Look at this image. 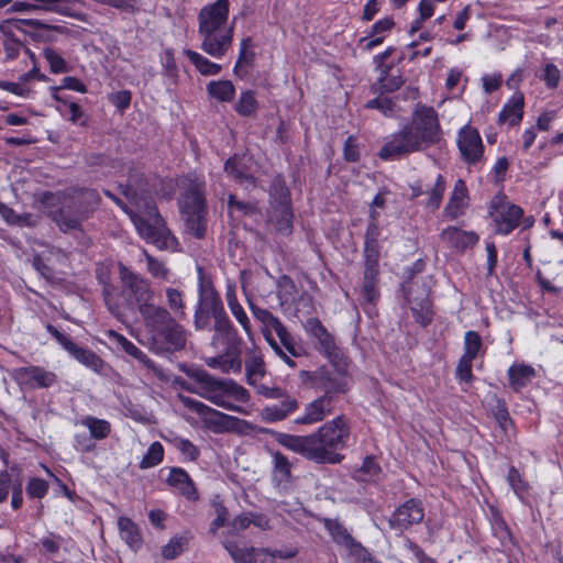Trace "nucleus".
Masks as SVG:
<instances>
[{
  "label": "nucleus",
  "mask_w": 563,
  "mask_h": 563,
  "mask_svg": "<svg viewBox=\"0 0 563 563\" xmlns=\"http://www.w3.org/2000/svg\"><path fill=\"white\" fill-rule=\"evenodd\" d=\"M14 377L20 384L35 388H48L53 386L57 376L40 366L20 367L14 371Z\"/></svg>",
  "instance_id": "obj_18"
},
{
  "label": "nucleus",
  "mask_w": 563,
  "mask_h": 563,
  "mask_svg": "<svg viewBox=\"0 0 563 563\" xmlns=\"http://www.w3.org/2000/svg\"><path fill=\"white\" fill-rule=\"evenodd\" d=\"M456 144L461 158L467 166H477L484 161V144L479 132L470 125L463 126L457 133Z\"/></svg>",
  "instance_id": "obj_14"
},
{
  "label": "nucleus",
  "mask_w": 563,
  "mask_h": 563,
  "mask_svg": "<svg viewBox=\"0 0 563 563\" xmlns=\"http://www.w3.org/2000/svg\"><path fill=\"white\" fill-rule=\"evenodd\" d=\"M112 335L114 336L117 343L119 346L130 356L137 360L144 367L156 371V366L154 362L142 351L140 350L134 343L129 341L124 335L112 332Z\"/></svg>",
  "instance_id": "obj_40"
},
{
  "label": "nucleus",
  "mask_w": 563,
  "mask_h": 563,
  "mask_svg": "<svg viewBox=\"0 0 563 563\" xmlns=\"http://www.w3.org/2000/svg\"><path fill=\"white\" fill-rule=\"evenodd\" d=\"M277 442L288 450L305 455L307 459L314 461L320 457V452L312 445L313 441L311 434L309 435H292L287 433H278Z\"/></svg>",
  "instance_id": "obj_21"
},
{
  "label": "nucleus",
  "mask_w": 563,
  "mask_h": 563,
  "mask_svg": "<svg viewBox=\"0 0 563 563\" xmlns=\"http://www.w3.org/2000/svg\"><path fill=\"white\" fill-rule=\"evenodd\" d=\"M263 335L273 351L279 356L288 366L296 367V362L291 358L294 357L282 344L280 340L277 341L269 329H263Z\"/></svg>",
  "instance_id": "obj_51"
},
{
  "label": "nucleus",
  "mask_w": 563,
  "mask_h": 563,
  "mask_svg": "<svg viewBox=\"0 0 563 563\" xmlns=\"http://www.w3.org/2000/svg\"><path fill=\"white\" fill-rule=\"evenodd\" d=\"M164 457V448L159 442H153L147 449L146 454L140 462L141 468H150L158 465Z\"/></svg>",
  "instance_id": "obj_53"
},
{
  "label": "nucleus",
  "mask_w": 563,
  "mask_h": 563,
  "mask_svg": "<svg viewBox=\"0 0 563 563\" xmlns=\"http://www.w3.org/2000/svg\"><path fill=\"white\" fill-rule=\"evenodd\" d=\"M482 349L481 335L476 331H467L464 335V354L462 356L475 360Z\"/></svg>",
  "instance_id": "obj_49"
},
{
  "label": "nucleus",
  "mask_w": 563,
  "mask_h": 563,
  "mask_svg": "<svg viewBox=\"0 0 563 563\" xmlns=\"http://www.w3.org/2000/svg\"><path fill=\"white\" fill-rule=\"evenodd\" d=\"M523 216V211L516 205H501L492 212V217L496 224V233L507 235L515 230L519 220Z\"/></svg>",
  "instance_id": "obj_19"
},
{
  "label": "nucleus",
  "mask_w": 563,
  "mask_h": 563,
  "mask_svg": "<svg viewBox=\"0 0 563 563\" xmlns=\"http://www.w3.org/2000/svg\"><path fill=\"white\" fill-rule=\"evenodd\" d=\"M534 374V368L529 365H512L508 369L509 385L515 391H519L531 382Z\"/></svg>",
  "instance_id": "obj_41"
},
{
  "label": "nucleus",
  "mask_w": 563,
  "mask_h": 563,
  "mask_svg": "<svg viewBox=\"0 0 563 563\" xmlns=\"http://www.w3.org/2000/svg\"><path fill=\"white\" fill-rule=\"evenodd\" d=\"M406 301L410 306V310L415 320L422 327H427L432 321L431 300L429 290L426 287L415 295L412 288L406 291Z\"/></svg>",
  "instance_id": "obj_17"
},
{
  "label": "nucleus",
  "mask_w": 563,
  "mask_h": 563,
  "mask_svg": "<svg viewBox=\"0 0 563 563\" xmlns=\"http://www.w3.org/2000/svg\"><path fill=\"white\" fill-rule=\"evenodd\" d=\"M152 350L158 354L174 353L186 345V330L176 319L151 336Z\"/></svg>",
  "instance_id": "obj_16"
},
{
  "label": "nucleus",
  "mask_w": 563,
  "mask_h": 563,
  "mask_svg": "<svg viewBox=\"0 0 563 563\" xmlns=\"http://www.w3.org/2000/svg\"><path fill=\"white\" fill-rule=\"evenodd\" d=\"M324 528L329 531L334 542L349 549L361 548V544L354 540L345 527L335 519L323 518Z\"/></svg>",
  "instance_id": "obj_33"
},
{
  "label": "nucleus",
  "mask_w": 563,
  "mask_h": 563,
  "mask_svg": "<svg viewBox=\"0 0 563 563\" xmlns=\"http://www.w3.org/2000/svg\"><path fill=\"white\" fill-rule=\"evenodd\" d=\"M144 256L150 275L156 279L167 280L169 276V269L167 266L162 261H158L148 254L146 251H144Z\"/></svg>",
  "instance_id": "obj_56"
},
{
  "label": "nucleus",
  "mask_w": 563,
  "mask_h": 563,
  "mask_svg": "<svg viewBox=\"0 0 563 563\" xmlns=\"http://www.w3.org/2000/svg\"><path fill=\"white\" fill-rule=\"evenodd\" d=\"M194 325L197 331L213 330L212 343L228 341L233 345L239 334L227 314L222 299L210 280L199 277V298L194 316Z\"/></svg>",
  "instance_id": "obj_3"
},
{
  "label": "nucleus",
  "mask_w": 563,
  "mask_h": 563,
  "mask_svg": "<svg viewBox=\"0 0 563 563\" xmlns=\"http://www.w3.org/2000/svg\"><path fill=\"white\" fill-rule=\"evenodd\" d=\"M224 172L230 178L240 184L254 183V177L249 172L244 155L235 154L228 158L224 163Z\"/></svg>",
  "instance_id": "obj_29"
},
{
  "label": "nucleus",
  "mask_w": 563,
  "mask_h": 563,
  "mask_svg": "<svg viewBox=\"0 0 563 563\" xmlns=\"http://www.w3.org/2000/svg\"><path fill=\"white\" fill-rule=\"evenodd\" d=\"M81 424L85 426L91 438L95 440H103L111 432V424L109 421L96 418L93 416H87L81 420Z\"/></svg>",
  "instance_id": "obj_47"
},
{
  "label": "nucleus",
  "mask_w": 563,
  "mask_h": 563,
  "mask_svg": "<svg viewBox=\"0 0 563 563\" xmlns=\"http://www.w3.org/2000/svg\"><path fill=\"white\" fill-rule=\"evenodd\" d=\"M292 210L291 207H278L273 208L271 220L275 225V229L284 234L289 235L292 231Z\"/></svg>",
  "instance_id": "obj_42"
},
{
  "label": "nucleus",
  "mask_w": 563,
  "mask_h": 563,
  "mask_svg": "<svg viewBox=\"0 0 563 563\" xmlns=\"http://www.w3.org/2000/svg\"><path fill=\"white\" fill-rule=\"evenodd\" d=\"M222 545L229 552L234 563H256L254 548H240L232 540L222 541Z\"/></svg>",
  "instance_id": "obj_46"
},
{
  "label": "nucleus",
  "mask_w": 563,
  "mask_h": 563,
  "mask_svg": "<svg viewBox=\"0 0 563 563\" xmlns=\"http://www.w3.org/2000/svg\"><path fill=\"white\" fill-rule=\"evenodd\" d=\"M334 369L325 366L319 367L313 372L302 371L300 377L305 384L322 391L321 397L333 402L336 395L345 394L349 389L347 360L342 357L341 365H332Z\"/></svg>",
  "instance_id": "obj_8"
},
{
  "label": "nucleus",
  "mask_w": 563,
  "mask_h": 563,
  "mask_svg": "<svg viewBox=\"0 0 563 563\" xmlns=\"http://www.w3.org/2000/svg\"><path fill=\"white\" fill-rule=\"evenodd\" d=\"M468 190L464 180H456L450 200L445 207V213L450 219H456L467 206Z\"/></svg>",
  "instance_id": "obj_28"
},
{
  "label": "nucleus",
  "mask_w": 563,
  "mask_h": 563,
  "mask_svg": "<svg viewBox=\"0 0 563 563\" xmlns=\"http://www.w3.org/2000/svg\"><path fill=\"white\" fill-rule=\"evenodd\" d=\"M441 140V126L432 107L418 104L410 122L389 136L379 150L384 161L398 159L415 152L423 151Z\"/></svg>",
  "instance_id": "obj_2"
},
{
  "label": "nucleus",
  "mask_w": 563,
  "mask_h": 563,
  "mask_svg": "<svg viewBox=\"0 0 563 563\" xmlns=\"http://www.w3.org/2000/svg\"><path fill=\"white\" fill-rule=\"evenodd\" d=\"M118 268L122 294L128 305L136 307L140 312L142 309L153 303L154 290L150 282L145 277L134 273L121 262L118 264Z\"/></svg>",
  "instance_id": "obj_9"
},
{
  "label": "nucleus",
  "mask_w": 563,
  "mask_h": 563,
  "mask_svg": "<svg viewBox=\"0 0 563 563\" xmlns=\"http://www.w3.org/2000/svg\"><path fill=\"white\" fill-rule=\"evenodd\" d=\"M257 101L254 92L251 90L241 93L240 99L235 106V110L243 117H251L256 112Z\"/></svg>",
  "instance_id": "obj_54"
},
{
  "label": "nucleus",
  "mask_w": 563,
  "mask_h": 563,
  "mask_svg": "<svg viewBox=\"0 0 563 563\" xmlns=\"http://www.w3.org/2000/svg\"><path fill=\"white\" fill-rule=\"evenodd\" d=\"M365 108L376 109L380 111L385 117H394L397 111L396 103L388 97L379 95L378 97L371 99L366 102Z\"/></svg>",
  "instance_id": "obj_55"
},
{
  "label": "nucleus",
  "mask_w": 563,
  "mask_h": 563,
  "mask_svg": "<svg viewBox=\"0 0 563 563\" xmlns=\"http://www.w3.org/2000/svg\"><path fill=\"white\" fill-rule=\"evenodd\" d=\"M229 0H217L198 13V34L201 49L214 58L225 55L233 41V27L228 26Z\"/></svg>",
  "instance_id": "obj_4"
},
{
  "label": "nucleus",
  "mask_w": 563,
  "mask_h": 563,
  "mask_svg": "<svg viewBox=\"0 0 563 563\" xmlns=\"http://www.w3.org/2000/svg\"><path fill=\"white\" fill-rule=\"evenodd\" d=\"M269 198L272 208L291 207L290 191L282 175L274 177L269 188Z\"/></svg>",
  "instance_id": "obj_34"
},
{
  "label": "nucleus",
  "mask_w": 563,
  "mask_h": 563,
  "mask_svg": "<svg viewBox=\"0 0 563 563\" xmlns=\"http://www.w3.org/2000/svg\"><path fill=\"white\" fill-rule=\"evenodd\" d=\"M378 275L379 271L372 268H364L363 282L361 287V296L363 303L375 305L379 298L378 290Z\"/></svg>",
  "instance_id": "obj_30"
},
{
  "label": "nucleus",
  "mask_w": 563,
  "mask_h": 563,
  "mask_svg": "<svg viewBox=\"0 0 563 563\" xmlns=\"http://www.w3.org/2000/svg\"><path fill=\"white\" fill-rule=\"evenodd\" d=\"M379 471L380 467L376 463L375 457L366 456L363 461L361 468L356 472V478L361 481H366L367 478L365 476H368V479L373 478L379 473Z\"/></svg>",
  "instance_id": "obj_63"
},
{
  "label": "nucleus",
  "mask_w": 563,
  "mask_h": 563,
  "mask_svg": "<svg viewBox=\"0 0 563 563\" xmlns=\"http://www.w3.org/2000/svg\"><path fill=\"white\" fill-rule=\"evenodd\" d=\"M379 244L375 243H365L364 247V257H365V267L372 268L373 271H379L378 260H379Z\"/></svg>",
  "instance_id": "obj_64"
},
{
  "label": "nucleus",
  "mask_w": 563,
  "mask_h": 563,
  "mask_svg": "<svg viewBox=\"0 0 563 563\" xmlns=\"http://www.w3.org/2000/svg\"><path fill=\"white\" fill-rule=\"evenodd\" d=\"M20 19H8L0 23V32L5 36L3 48L7 59H15L20 54L22 43L14 37V30L19 31L11 22H16Z\"/></svg>",
  "instance_id": "obj_31"
},
{
  "label": "nucleus",
  "mask_w": 563,
  "mask_h": 563,
  "mask_svg": "<svg viewBox=\"0 0 563 563\" xmlns=\"http://www.w3.org/2000/svg\"><path fill=\"white\" fill-rule=\"evenodd\" d=\"M172 443L189 461H196L200 454L199 449L188 439L176 437Z\"/></svg>",
  "instance_id": "obj_61"
},
{
  "label": "nucleus",
  "mask_w": 563,
  "mask_h": 563,
  "mask_svg": "<svg viewBox=\"0 0 563 563\" xmlns=\"http://www.w3.org/2000/svg\"><path fill=\"white\" fill-rule=\"evenodd\" d=\"M440 239L448 247L454 249L457 252H464L478 242L476 233L463 231L456 227L444 229L440 234Z\"/></svg>",
  "instance_id": "obj_22"
},
{
  "label": "nucleus",
  "mask_w": 563,
  "mask_h": 563,
  "mask_svg": "<svg viewBox=\"0 0 563 563\" xmlns=\"http://www.w3.org/2000/svg\"><path fill=\"white\" fill-rule=\"evenodd\" d=\"M350 430L343 417H336L332 421L324 423L314 433H311L313 446L320 452V457L316 459L317 463L339 464L343 460V455L338 453L345 446L349 439Z\"/></svg>",
  "instance_id": "obj_6"
},
{
  "label": "nucleus",
  "mask_w": 563,
  "mask_h": 563,
  "mask_svg": "<svg viewBox=\"0 0 563 563\" xmlns=\"http://www.w3.org/2000/svg\"><path fill=\"white\" fill-rule=\"evenodd\" d=\"M118 527L121 539L134 551L142 547L143 539L139 527L129 518L120 517Z\"/></svg>",
  "instance_id": "obj_35"
},
{
  "label": "nucleus",
  "mask_w": 563,
  "mask_h": 563,
  "mask_svg": "<svg viewBox=\"0 0 563 563\" xmlns=\"http://www.w3.org/2000/svg\"><path fill=\"white\" fill-rule=\"evenodd\" d=\"M207 90L211 97L223 102L231 101L235 93V88L230 80L211 81Z\"/></svg>",
  "instance_id": "obj_48"
},
{
  "label": "nucleus",
  "mask_w": 563,
  "mask_h": 563,
  "mask_svg": "<svg viewBox=\"0 0 563 563\" xmlns=\"http://www.w3.org/2000/svg\"><path fill=\"white\" fill-rule=\"evenodd\" d=\"M227 346L225 353L223 354L224 361L222 362L221 369L223 373H240L242 368L241 361V349L242 339L239 336L238 342L230 345L228 341H220Z\"/></svg>",
  "instance_id": "obj_38"
},
{
  "label": "nucleus",
  "mask_w": 563,
  "mask_h": 563,
  "mask_svg": "<svg viewBox=\"0 0 563 563\" xmlns=\"http://www.w3.org/2000/svg\"><path fill=\"white\" fill-rule=\"evenodd\" d=\"M46 330L66 350L76 361L90 368L95 373L101 374L104 367V362L92 350L79 346L74 343L71 339L65 333L60 332L56 327L51 323L46 324Z\"/></svg>",
  "instance_id": "obj_12"
},
{
  "label": "nucleus",
  "mask_w": 563,
  "mask_h": 563,
  "mask_svg": "<svg viewBox=\"0 0 563 563\" xmlns=\"http://www.w3.org/2000/svg\"><path fill=\"white\" fill-rule=\"evenodd\" d=\"M444 190H445V180L442 175H438L435 184L429 192V199L427 201V207H430L432 209H438L441 205Z\"/></svg>",
  "instance_id": "obj_62"
},
{
  "label": "nucleus",
  "mask_w": 563,
  "mask_h": 563,
  "mask_svg": "<svg viewBox=\"0 0 563 563\" xmlns=\"http://www.w3.org/2000/svg\"><path fill=\"white\" fill-rule=\"evenodd\" d=\"M34 11L41 10L53 12L62 15L73 16L70 12V3H76L78 0H32Z\"/></svg>",
  "instance_id": "obj_45"
},
{
  "label": "nucleus",
  "mask_w": 563,
  "mask_h": 563,
  "mask_svg": "<svg viewBox=\"0 0 563 563\" xmlns=\"http://www.w3.org/2000/svg\"><path fill=\"white\" fill-rule=\"evenodd\" d=\"M43 55L49 64L51 73L62 74L67 71L66 60L54 48L45 47Z\"/></svg>",
  "instance_id": "obj_58"
},
{
  "label": "nucleus",
  "mask_w": 563,
  "mask_h": 563,
  "mask_svg": "<svg viewBox=\"0 0 563 563\" xmlns=\"http://www.w3.org/2000/svg\"><path fill=\"white\" fill-rule=\"evenodd\" d=\"M179 401L189 410L198 413L205 426L216 433L232 429L239 418L218 411L208 405L191 397L178 394Z\"/></svg>",
  "instance_id": "obj_10"
},
{
  "label": "nucleus",
  "mask_w": 563,
  "mask_h": 563,
  "mask_svg": "<svg viewBox=\"0 0 563 563\" xmlns=\"http://www.w3.org/2000/svg\"><path fill=\"white\" fill-rule=\"evenodd\" d=\"M187 538L175 536L169 542L163 547L162 555L166 560H173L184 552L187 544Z\"/></svg>",
  "instance_id": "obj_60"
},
{
  "label": "nucleus",
  "mask_w": 563,
  "mask_h": 563,
  "mask_svg": "<svg viewBox=\"0 0 563 563\" xmlns=\"http://www.w3.org/2000/svg\"><path fill=\"white\" fill-rule=\"evenodd\" d=\"M81 203L75 202V195L70 190L63 206L52 212V219L64 233L82 231L81 224L90 214H81Z\"/></svg>",
  "instance_id": "obj_15"
},
{
  "label": "nucleus",
  "mask_w": 563,
  "mask_h": 563,
  "mask_svg": "<svg viewBox=\"0 0 563 563\" xmlns=\"http://www.w3.org/2000/svg\"><path fill=\"white\" fill-rule=\"evenodd\" d=\"M70 190L75 195V202L81 203V214H91L101 201L100 195L96 189L73 188Z\"/></svg>",
  "instance_id": "obj_39"
},
{
  "label": "nucleus",
  "mask_w": 563,
  "mask_h": 563,
  "mask_svg": "<svg viewBox=\"0 0 563 563\" xmlns=\"http://www.w3.org/2000/svg\"><path fill=\"white\" fill-rule=\"evenodd\" d=\"M249 307L253 316L263 323L264 329L271 328L275 331L278 340H280L282 344L292 356L300 357L303 355V347L296 342L294 335L277 317H275L269 310L257 307L250 299Z\"/></svg>",
  "instance_id": "obj_11"
},
{
  "label": "nucleus",
  "mask_w": 563,
  "mask_h": 563,
  "mask_svg": "<svg viewBox=\"0 0 563 563\" xmlns=\"http://www.w3.org/2000/svg\"><path fill=\"white\" fill-rule=\"evenodd\" d=\"M185 55L195 65L197 70L203 76L218 75L222 69L221 65L209 60L207 57L195 51L186 49Z\"/></svg>",
  "instance_id": "obj_44"
},
{
  "label": "nucleus",
  "mask_w": 563,
  "mask_h": 563,
  "mask_svg": "<svg viewBox=\"0 0 563 563\" xmlns=\"http://www.w3.org/2000/svg\"><path fill=\"white\" fill-rule=\"evenodd\" d=\"M225 298H227L229 309L231 310L233 317L242 325L243 330L247 334H250L251 333L250 319L236 298L235 289L232 287H228Z\"/></svg>",
  "instance_id": "obj_43"
},
{
  "label": "nucleus",
  "mask_w": 563,
  "mask_h": 563,
  "mask_svg": "<svg viewBox=\"0 0 563 563\" xmlns=\"http://www.w3.org/2000/svg\"><path fill=\"white\" fill-rule=\"evenodd\" d=\"M424 516L422 503L419 499L412 498L397 508L394 518L398 526L408 528L415 523L422 521Z\"/></svg>",
  "instance_id": "obj_25"
},
{
  "label": "nucleus",
  "mask_w": 563,
  "mask_h": 563,
  "mask_svg": "<svg viewBox=\"0 0 563 563\" xmlns=\"http://www.w3.org/2000/svg\"><path fill=\"white\" fill-rule=\"evenodd\" d=\"M143 318L146 329L150 331L151 336L157 333L161 329L166 328L168 323H172L174 318L170 312L161 306H156L154 302L140 311Z\"/></svg>",
  "instance_id": "obj_23"
},
{
  "label": "nucleus",
  "mask_w": 563,
  "mask_h": 563,
  "mask_svg": "<svg viewBox=\"0 0 563 563\" xmlns=\"http://www.w3.org/2000/svg\"><path fill=\"white\" fill-rule=\"evenodd\" d=\"M305 330L317 340L316 349L323 354L332 365H341L343 351L338 347L333 335L318 318H309L303 324Z\"/></svg>",
  "instance_id": "obj_13"
},
{
  "label": "nucleus",
  "mask_w": 563,
  "mask_h": 563,
  "mask_svg": "<svg viewBox=\"0 0 563 563\" xmlns=\"http://www.w3.org/2000/svg\"><path fill=\"white\" fill-rule=\"evenodd\" d=\"M523 113V96L521 93L514 96L503 108L498 115V123H509L517 125Z\"/></svg>",
  "instance_id": "obj_32"
},
{
  "label": "nucleus",
  "mask_w": 563,
  "mask_h": 563,
  "mask_svg": "<svg viewBox=\"0 0 563 563\" xmlns=\"http://www.w3.org/2000/svg\"><path fill=\"white\" fill-rule=\"evenodd\" d=\"M379 69V77L372 85V91L374 93L385 95L397 91L405 84V79L400 70L394 73L393 65H377Z\"/></svg>",
  "instance_id": "obj_20"
},
{
  "label": "nucleus",
  "mask_w": 563,
  "mask_h": 563,
  "mask_svg": "<svg viewBox=\"0 0 563 563\" xmlns=\"http://www.w3.org/2000/svg\"><path fill=\"white\" fill-rule=\"evenodd\" d=\"M119 189L135 209L130 208L108 189H104L103 194L129 214L141 236L161 250L169 249L174 244L175 238L165 228L154 199L145 190L143 176L131 173L128 183L120 184Z\"/></svg>",
  "instance_id": "obj_1"
},
{
  "label": "nucleus",
  "mask_w": 563,
  "mask_h": 563,
  "mask_svg": "<svg viewBox=\"0 0 563 563\" xmlns=\"http://www.w3.org/2000/svg\"><path fill=\"white\" fill-rule=\"evenodd\" d=\"M46 471L47 478L33 477L27 483L26 493H46L48 489H63V493H70L68 488L55 476L48 468Z\"/></svg>",
  "instance_id": "obj_37"
},
{
  "label": "nucleus",
  "mask_w": 563,
  "mask_h": 563,
  "mask_svg": "<svg viewBox=\"0 0 563 563\" xmlns=\"http://www.w3.org/2000/svg\"><path fill=\"white\" fill-rule=\"evenodd\" d=\"M165 481L169 487L179 490V493H197V488L192 479L184 468H168V474Z\"/></svg>",
  "instance_id": "obj_36"
},
{
  "label": "nucleus",
  "mask_w": 563,
  "mask_h": 563,
  "mask_svg": "<svg viewBox=\"0 0 563 563\" xmlns=\"http://www.w3.org/2000/svg\"><path fill=\"white\" fill-rule=\"evenodd\" d=\"M263 335L273 351L279 356L288 366L296 367V362L291 358L294 357L282 344L280 340L277 341L269 329H263Z\"/></svg>",
  "instance_id": "obj_50"
},
{
  "label": "nucleus",
  "mask_w": 563,
  "mask_h": 563,
  "mask_svg": "<svg viewBox=\"0 0 563 563\" xmlns=\"http://www.w3.org/2000/svg\"><path fill=\"white\" fill-rule=\"evenodd\" d=\"M185 373L192 383L181 379L178 382L179 386L218 407L240 412L241 408L227 398L232 397L239 402H246L250 399L247 389L232 379L217 378L202 368H188Z\"/></svg>",
  "instance_id": "obj_5"
},
{
  "label": "nucleus",
  "mask_w": 563,
  "mask_h": 563,
  "mask_svg": "<svg viewBox=\"0 0 563 563\" xmlns=\"http://www.w3.org/2000/svg\"><path fill=\"white\" fill-rule=\"evenodd\" d=\"M244 365L247 383L256 387L266 374L265 362L262 353L257 349L249 350Z\"/></svg>",
  "instance_id": "obj_27"
},
{
  "label": "nucleus",
  "mask_w": 563,
  "mask_h": 563,
  "mask_svg": "<svg viewBox=\"0 0 563 563\" xmlns=\"http://www.w3.org/2000/svg\"><path fill=\"white\" fill-rule=\"evenodd\" d=\"M263 335L273 351L279 356L288 366L296 367V362L291 358L294 357L282 344L280 340L277 341L269 329H263Z\"/></svg>",
  "instance_id": "obj_52"
},
{
  "label": "nucleus",
  "mask_w": 563,
  "mask_h": 563,
  "mask_svg": "<svg viewBox=\"0 0 563 563\" xmlns=\"http://www.w3.org/2000/svg\"><path fill=\"white\" fill-rule=\"evenodd\" d=\"M11 24L15 25L20 32H25L24 26H31L33 29L52 30L59 34H68L69 32V30L63 25L46 24L36 19L19 20L16 22H11Z\"/></svg>",
  "instance_id": "obj_57"
},
{
  "label": "nucleus",
  "mask_w": 563,
  "mask_h": 563,
  "mask_svg": "<svg viewBox=\"0 0 563 563\" xmlns=\"http://www.w3.org/2000/svg\"><path fill=\"white\" fill-rule=\"evenodd\" d=\"M332 411V402L327 397H318L307 405L305 415L297 418V424H312L323 420L327 413Z\"/></svg>",
  "instance_id": "obj_26"
},
{
  "label": "nucleus",
  "mask_w": 563,
  "mask_h": 563,
  "mask_svg": "<svg viewBox=\"0 0 563 563\" xmlns=\"http://www.w3.org/2000/svg\"><path fill=\"white\" fill-rule=\"evenodd\" d=\"M180 210L186 233L196 239H203L207 233V203L202 183L192 181L189 185L183 196Z\"/></svg>",
  "instance_id": "obj_7"
},
{
  "label": "nucleus",
  "mask_w": 563,
  "mask_h": 563,
  "mask_svg": "<svg viewBox=\"0 0 563 563\" xmlns=\"http://www.w3.org/2000/svg\"><path fill=\"white\" fill-rule=\"evenodd\" d=\"M167 302L170 310L180 319L186 317L183 294L176 288L166 289Z\"/></svg>",
  "instance_id": "obj_59"
},
{
  "label": "nucleus",
  "mask_w": 563,
  "mask_h": 563,
  "mask_svg": "<svg viewBox=\"0 0 563 563\" xmlns=\"http://www.w3.org/2000/svg\"><path fill=\"white\" fill-rule=\"evenodd\" d=\"M279 405L266 406L261 410V418L265 422H277L285 420L299 407L298 400L289 394L280 399Z\"/></svg>",
  "instance_id": "obj_24"
}]
</instances>
